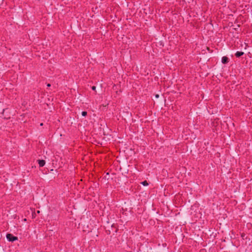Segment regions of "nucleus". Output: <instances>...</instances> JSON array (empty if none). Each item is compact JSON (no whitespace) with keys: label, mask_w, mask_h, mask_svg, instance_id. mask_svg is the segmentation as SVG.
Returning <instances> with one entry per match:
<instances>
[{"label":"nucleus","mask_w":252,"mask_h":252,"mask_svg":"<svg viewBox=\"0 0 252 252\" xmlns=\"http://www.w3.org/2000/svg\"><path fill=\"white\" fill-rule=\"evenodd\" d=\"M229 62V59L226 56H223L221 58V63L223 64H226Z\"/></svg>","instance_id":"2"},{"label":"nucleus","mask_w":252,"mask_h":252,"mask_svg":"<svg viewBox=\"0 0 252 252\" xmlns=\"http://www.w3.org/2000/svg\"><path fill=\"white\" fill-rule=\"evenodd\" d=\"M6 238L8 241L10 242H14L18 240V238L17 237L14 236L11 234H7L6 235Z\"/></svg>","instance_id":"1"},{"label":"nucleus","mask_w":252,"mask_h":252,"mask_svg":"<svg viewBox=\"0 0 252 252\" xmlns=\"http://www.w3.org/2000/svg\"><path fill=\"white\" fill-rule=\"evenodd\" d=\"M47 86H48V87H50V86H51V85H50V84H47Z\"/></svg>","instance_id":"9"},{"label":"nucleus","mask_w":252,"mask_h":252,"mask_svg":"<svg viewBox=\"0 0 252 252\" xmlns=\"http://www.w3.org/2000/svg\"><path fill=\"white\" fill-rule=\"evenodd\" d=\"M244 54V52H243L237 51L235 54V56L237 58H239V57H241L242 56H243Z\"/></svg>","instance_id":"3"},{"label":"nucleus","mask_w":252,"mask_h":252,"mask_svg":"<svg viewBox=\"0 0 252 252\" xmlns=\"http://www.w3.org/2000/svg\"><path fill=\"white\" fill-rule=\"evenodd\" d=\"M156 97V98H158L159 97V95L157 94L156 95H155Z\"/></svg>","instance_id":"8"},{"label":"nucleus","mask_w":252,"mask_h":252,"mask_svg":"<svg viewBox=\"0 0 252 252\" xmlns=\"http://www.w3.org/2000/svg\"><path fill=\"white\" fill-rule=\"evenodd\" d=\"M81 114L82 116L86 117L87 115V112L86 111H82Z\"/></svg>","instance_id":"6"},{"label":"nucleus","mask_w":252,"mask_h":252,"mask_svg":"<svg viewBox=\"0 0 252 252\" xmlns=\"http://www.w3.org/2000/svg\"><path fill=\"white\" fill-rule=\"evenodd\" d=\"M92 89L93 90V91H95L96 90V87L95 86H93L92 87Z\"/></svg>","instance_id":"7"},{"label":"nucleus","mask_w":252,"mask_h":252,"mask_svg":"<svg viewBox=\"0 0 252 252\" xmlns=\"http://www.w3.org/2000/svg\"><path fill=\"white\" fill-rule=\"evenodd\" d=\"M141 184L144 186H147L149 185L147 181H144L141 182Z\"/></svg>","instance_id":"5"},{"label":"nucleus","mask_w":252,"mask_h":252,"mask_svg":"<svg viewBox=\"0 0 252 252\" xmlns=\"http://www.w3.org/2000/svg\"><path fill=\"white\" fill-rule=\"evenodd\" d=\"M38 161V163L39 164V165L40 167H43L45 165V161L44 160H43V159H39L37 160Z\"/></svg>","instance_id":"4"},{"label":"nucleus","mask_w":252,"mask_h":252,"mask_svg":"<svg viewBox=\"0 0 252 252\" xmlns=\"http://www.w3.org/2000/svg\"><path fill=\"white\" fill-rule=\"evenodd\" d=\"M42 125H43L42 123L40 124V126H42Z\"/></svg>","instance_id":"10"}]
</instances>
